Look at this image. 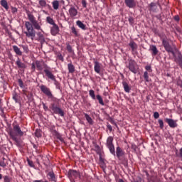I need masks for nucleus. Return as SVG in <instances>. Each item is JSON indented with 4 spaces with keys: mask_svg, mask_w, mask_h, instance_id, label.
Listing matches in <instances>:
<instances>
[{
    "mask_svg": "<svg viewBox=\"0 0 182 182\" xmlns=\"http://www.w3.org/2000/svg\"><path fill=\"white\" fill-rule=\"evenodd\" d=\"M27 17L30 21H25L24 23L26 28L24 34L26 35L27 41L28 39L33 41L36 36V31L35 29H36V31H42V22L38 21L36 18H35V16L29 11L27 13Z\"/></svg>",
    "mask_w": 182,
    "mask_h": 182,
    "instance_id": "nucleus-1",
    "label": "nucleus"
},
{
    "mask_svg": "<svg viewBox=\"0 0 182 182\" xmlns=\"http://www.w3.org/2000/svg\"><path fill=\"white\" fill-rule=\"evenodd\" d=\"M40 89L41 92L46 95L51 100V103L50 104L49 108L55 114H59L61 117L65 116V112L60 107H59V102L60 100L56 98V97L53 96L52 94V91H50V88L46 87V85H41L40 86Z\"/></svg>",
    "mask_w": 182,
    "mask_h": 182,
    "instance_id": "nucleus-2",
    "label": "nucleus"
},
{
    "mask_svg": "<svg viewBox=\"0 0 182 182\" xmlns=\"http://www.w3.org/2000/svg\"><path fill=\"white\" fill-rule=\"evenodd\" d=\"M9 134L12 140L16 141V143H18V138L16 136L22 137V136H23V132H22L21 127H19L18 124H13V131H11Z\"/></svg>",
    "mask_w": 182,
    "mask_h": 182,
    "instance_id": "nucleus-3",
    "label": "nucleus"
},
{
    "mask_svg": "<svg viewBox=\"0 0 182 182\" xmlns=\"http://www.w3.org/2000/svg\"><path fill=\"white\" fill-rule=\"evenodd\" d=\"M68 177L71 182H75L77 181V178L82 180L83 173L80 172L79 171L70 169L68 172Z\"/></svg>",
    "mask_w": 182,
    "mask_h": 182,
    "instance_id": "nucleus-4",
    "label": "nucleus"
},
{
    "mask_svg": "<svg viewBox=\"0 0 182 182\" xmlns=\"http://www.w3.org/2000/svg\"><path fill=\"white\" fill-rule=\"evenodd\" d=\"M36 66L37 68V70H43L44 69V73H46V75L48 76V73L47 72H51L50 71V67L45 62L43 61H39L36 60Z\"/></svg>",
    "mask_w": 182,
    "mask_h": 182,
    "instance_id": "nucleus-5",
    "label": "nucleus"
},
{
    "mask_svg": "<svg viewBox=\"0 0 182 182\" xmlns=\"http://www.w3.org/2000/svg\"><path fill=\"white\" fill-rule=\"evenodd\" d=\"M128 64L126 63V67L134 75H136L139 67H137V63L133 59H129L128 60Z\"/></svg>",
    "mask_w": 182,
    "mask_h": 182,
    "instance_id": "nucleus-6",
    "label": "nucleus"
},
{
    "mask_svg": "<svg viewBox=\"0 0 182 182\" xmlns=\"http://www.w3.org/2000/svg\"><path fill=\"white\" fill-rule=\"evenodd\" d=\"M162 45L165 50H166L168 53H171L172 55H174V50H173V47L170 46V43H168V40L164 38L162 40Z\"/></svg>",
    "mask_w": 182,
    "mask_h": 182,
    "instance_id": "nucleus-7",
    "label": "nucleus"
},
{
    "mask_svg": "<svg viewBox=\"0 0 182 182\" xmlns=\"http://www.w3.org/2000/svg\"><path fill=\"white\" fill-rule=\"evenodd\" d=\"M164 122L167 123V124L171 127V129H176L177 126V121L173 119H169V118H165Z\"/></svg>",
    "mask_w": 182,
    "mask_h": 182,
    "instance_id": "nucleus-8",
    "label": "nucleus"
},
{
    "mask_svg": "<svg viewBox=\"0 0 182 182\" xmlns=\"http://www.w3.org/2000/svg\"><path fill=\"white\" fill-rule=\"evenodd\" d=\"M173 58H174V62L176 63H178L179 66L182 65V54L181 53L178 52V53L176 54L173 51V54H172Z\"/></svg>",
    "mask_w": 182,
    "mask_h": 182,
    "instance_id": "nucleus-9",
    "label": "nucleus"
},
{
    "mask_svg": "<svg viewBox=\"0 0 182 182\" xmlns=\"http://www.w3.org/2000/svg\"><path fill=\"white\" fill-rule=\"evenodd\" d=\"M47 77H48V79H50L51 80L54 81V85L56 86L57 89H59L60 84L59 82H58V80H56V77H55V75L52 73L51 72L47 71Z\"/></svg>",
    "mask_w": 182,
    "mask_h": 182,
    "instance_id": "nucleus-10",
    "label": "nucleus"
},
{
    "mask_svg": "<svg viewBox=\"0 0 182 182\" xmlns=\"http://www.w3.org/2000/svg\"><path fill=\"white\" fill-rule=\"evenodd\" d=\"M102 63H99V61L94 62V70L95 73L100 75V72H102Z\"/></svg>",
    "mask_w": 182,
    "mask_h": 182,
    "instance_id": "nucleus-11",
    "label": "nucleus"
},
{
    "mask_svg": "<svg viewBox=\"0 0 182 182\" xmlns=\"http://www.w3.org/2000/svg\"><path fill=\"white\" fill-rule=\"evenodd\" d=\"M124 154H126V153L120 146H117L116 148L115 155L117 156V159H119V160H120V159H122V157H123Z\"/></svg>",
    "mask_w": 182,
    "mask_h": 182,
    "instance_id": "nucleus-12",
    "label": "nucleus"
},
{
    "mask_svg": "<svg viewBox=\"0 0 182 182\" xmlns=\"http://www.w3.org/2000/svg\"><path fill=\"white\" fill-rule=\"evenodd\" d=\"M47 178L49 181H58V179L56 178V175H55V173L53 171L47 173Z\"/></svg>",
    "mask_w": 182,
    "mask_h": 182,
    "instance_id": "nucleus-13",
    "label": "nucleus"
},
{
    "mask_svg": "<svg viewBox=\"0 0 182 182\" xmlns=\"http://www.w3.org/2000/svg\"><path fill=\"white\" fill-rule=\"evenodd\" d=\"M124 4L126 6L130 9L136 8V1L135 0H124Z\"/></svg>",
    "mask_w": 182,
    "mask_h": 182,
    "instance_id": "nucleus-14",
    "label": "nucleus"
},
{
    "mask_svg": "<svg viewBox=\"0 0 182 182\" xmlns=\"http://www.w3.org/2000/svg\"><path fill=\"white\" fill-rule=\"evenodd\" d=\"M50 33L53 36H56L59 33V26L56 24H54L50 28Z\"/></svg>",
    "mask_w": 182,
    "mask_h": 182,
    "instance_id": "nucleus-15",
    "label": "nucleus"
},
{
    "mask_svg": "<svg viewBox=\"0 0 182 182\" xmlns=\"http://www.w3.org/2000/svg\"><path fill=\"white\" fill-rule=\"evenodd\" d=\"M149 11L150 12H157L158 11V7H157V4L154 2H151V4H149Z\"/></svg>",
    "mask_w": 182,
    "mask_h": 182,
    "instance_id": "nucleus-16",
    "label": "nucleus"
},
{
    "mask_svg": "<svg viewBox=\"0 0 182 182\" xmlns=\"http://www.w3.org/2000/svg\"><path fill=\"white\" fill-rule=\"evenodd\" d=\"M129 46L131 48L132 53H137V44L135 42L131 41L129 43Z\"/></svg>",
    "mask_w": 182,
    "mask_h": 182,
    "instance_id": "nucleus-17",
    "label": "nucleus"
},
{
    "mask_svg": "<svg viewBox=\"0 0 182 182\" xmlns=\"http://www.w3.org/2000/svg\"><path fill=\"white\" fill-rule=\"evenodd\" d=\"M68 12L71 18H75V16H77V9H76V8L73 6L70 8V9L68 10Z\"/></svg>",
    "mask_w": 182,
    "mask_h": 182,
    "instance_id": "nucleus-18",
    "label": "nucleus"
},
{
    "mask_svg": "<svg viewBox=\"0 0 182 182\" xmlns=\"http://www.w3.org/2000/svg\"><path fill=\"white\" fill-rule=\"evenodd\" d=\"M149 50H151L152 56H156L159 54V50L154 45L150 46Z\"/></svg>",
    "mask_w": 182,
    "mask_h": 182,
    "instance_id": "nucleus-19",
    "label": "nucleus"
},
{
    "mask_svg": "<svg viewBox=\"0 0 182 182\" xmlns=\"http://www.w3.org/2000/svg\"><path fill=\"white\" fill-rule=\"evenodd\" d=\"M122 86L126 93H130V90H132V87L129 86V84L127 83V82L123 81Z\"/></svg>",
    "mask_w": 182,
    "mask_h": 182,
    "instance_id": "nucleus-20",
    "label": "nucleus"
},
{
    "mask_svg": "<svg viewBox=\"0 0 182 182\" xmlns=\"http://www.w3.org/2000/svg\"><path fill=\"white\" fill-rule=\"evenodd\" d=\"M16 65L20 69H26V65H25V63L21 62V60L19 58H18V60H16Z\"/></svg>",
    "mask_w": 182,
    "mask_h": 182,
    "instance_id": "nucleus-21",
    "label": "nucleus"
},
{
    "mask_svg": "<svg viewBox=\"0 0 182 182\" xmlns=\"http://www.w3.org/2000/svg\"><path fill=\"white\" fill-rule=\"evenodd\" d=\"M13 50L15 52L16 55H18V56H22V52L18 46H13Z\"/></svg>",
    "mask_w": 182,
    "mask_h": 182,
    "instance_id": "nucleus-22",
    "label": "nucleus"
},
{
    "mask_svg": "<svg viewBox=\"0 0 182 182\" xmlns=\"http://www.w3.org/2000/svg\"><path fill=\"white\" fill-rule=\"evenodd\" d=\"M76 25L78 26L80 29H82V31H86V25L83 23L81 21L78 20L76 21Z\"/></svg>",
    "mask_w": 182,
    "mask_h": 182,
    "instance_id": "nucleus-23",
    "label": "nucleus"
},
{
    "mask_svg": "<svg viewBox=\"0 0 182 182\" xmlns=\"http://www.w3.org/2000/svg\"><path fill=\"white\" fill-rule=\"evenodd\" d=\"M84 116L87 122V123L89 124H90L91 126H93V119H92V117H90V116L89 114H87V113H84Z\"/></svg>",
    "mask_w": 182,
    "mask_h": 182,
    "instance_id": "nucleus-24",
    "label": "nucleus"
},
{
    "mask_svg": "<svg viewBox=\"0 0 182 182\" xmlns=\"http://www.w3.org/2000/svg\"><path fill=\"white\" fill-rule=\"evenodd\" d=\"M0 5H1V6H3L6 11L9 9V6H8V1H6V0H1Z\"/></svg>",
    "mask_w": 182,
    "mask_h": 182,
    "instance_id": "nucleus-25",
    "label": "nucleus"
},
{
    "mask_svg": "<svg viewBox=\"0 0 182 182\" xmlns=\"http://www.w3.org/2000/svg\"><path fill=\"white\" fill-rule=\"evenodd\" d=\"M113 136H108L107 139L106 146H112L113 144Z\"/></svg>",
    "mask_w": 182,
    "mask_h": 182,
    "instance_id": "nucleus-26",
    "label": "nucleus"
},
{
    "mask_svg": "<svg viewBox=\"0 0 182 182\" xmlns=\"http://www.w3.org/2000/svg\"><path fill=\"white\" fill-rule=\"evenodd\" d=\"M107 147V149H109V153H111V154H112V156H116V150L114 149V144L109 145Z\"/></svg>",
    "mask_w": 182,
    "mask_h": 182,
    "instance_id": "nucleus-27",
    "label": "nucleus"
},
{
    "mask_svg": "<svg viewBox=\"0 0 182 182\" xmlns=\"http://www.w3.org/2000/svg\"><path fill=\"white\" fill-rule=\"evenodd\" d=\"M53 8L55 11H58L59 9V1L54 0L52 2Z\"/></svg>",
    "mask_w": 182,
    "mask_h": 182,
    "instance_id": "nucleus-28",
    "label": "nucleus"
},
{
    "mask_svg": "<svg viewBox=\"0 0 182 182\" xmlns=\"http://www.w3.org/2000/svg\"><path fill=\"white\" fill-rule=\"evenodd\" d=\"M55 133L53 134V136H55L56 137V139H58V140H60V141H61L63 143V141H64V139H63V137H62V135L58 132H55L54 131Z\"/></svg>",
    "mask_w": 182,
    "mask_h": 182,
    "instance_id": "nucleus-29",
    "label": "nucleus"
},
{
    "mask_svg": "<svg viewBox=\"0 0 182 182\" xmlns=\"http://www.w3.org/2000/svg\"><path fill=\"white\" fill-rule=\"evenodd\" d=\"M68 69L69 73H75V65H73V64L68 63Z\"/></svg>",
    "mask_w": 182,
    "mask_h": 182,
    "instance_id": "nucleus-30",
    "label": "nucleus"
},
{
    "mask_svg": "<svg viewBox=\"0 0 182 182\" xmlns=\"http://www.w3.org/2000/svg\"><path fill=\"white\" fill-rule=\"evenodd\" d=\"M143 77H144L145 82H151V80L150 77H149V72H147V71H145V72L144 73Z\"/></svg>",
    "mask_w": 182,
    "mask_h": 182,
    "instance_id": "nucleus-31",
    "label": "nucleus"
},
{
    "mask_svg": "<svg viewBox=\"0 0 182 182\" xmlns=\"http://www.w3.org/2000/svg\"><path fill=\"white\" fill-rule=\"evenodd\" d=\"M96 99L98 100V102L101 106H105V102H103V98H102V96L100 95H96Z\"/></svg>",
    "mask_w": 182,
    "mask_h": 182,
    "instance_id": "nucleus-32",
    "label": "nucleus"
},
{
    "mask_svg": "<svg viewBox=\"0 0 182 182\" xmlns=\"http://www.w3.org/2000/svg\"><path fill=\"white\" fill-rule=\"evenodd\" d=\"M46 22H48V23H50V25H53V26L54 25H56V23H55V21L50 16H48L46 18Z\"/></svg>",
    "mask_w": 182,
    "mask_h": 182,
    "instance_id": "nucleus-33",
    "label": "nucleus"
},
{
    "mask_svg": "<svg viewBox=\"0 0 182 182\" xmlns=\"http://www.w3.org/2000/svg\"><path fill=\"white\" fill-rule=\"evenodd\" d=\"M89 95L91 97V98L92 99V100H96V95H95V90H90L89 91Z\"/></svg>",
    "mask_w": 182,
    "mask_h": 182,
    "instance_id": "nucleus-34",
    "label": "nucleus"
},
{
    "mask_svg": "<svg viewBox=\"0 0 182 182\" xmlns=\"http://www.w3.org/2000/svg\"><path fill=\"white\" fill-rule=\"evenodd\" d=\"M38 41H45V36L42 34V32L37 33Z\"/></svg>",
    "mask_w": 182,
    "mask_h": 182,
    "instance_id": "nucleus-35",
    "label": "nucleus"
},
{
    "mask_svg": "<svg viewBox=\"0 0 182 182\" xmlns=\"http://www.w3.org/2000/svg\"><path fill=\"white\" fill-rule=\"evenodd\" d=\"M27 163L30 167H32L33 168H35V164H33V161L29 159V158H27Z\"/></svg>",
    "mask_w": 182,
    "mask_h": 182,
    "instance_id": "nucleus-36",
    "label": "nucleus"
},
{
    "mask_svg": "<svg viewBox=\"0 0 182 182\" xmlns=\"http://www.w3.org/2000/svg\"><path fill=\"white\" fill-rule=\"evenodd\" d=\"M158 123L159 124V127L161 130L164 129V122H163V119H159Z\"/></svg>",
    "mask_w": 182,
    "mask_h": 182,
    "instance_id": "nucleus-37",
    "label": "nucleus"
},
{
    "mask_svg": "<svg viewBox=\"0 0 182 182\" xmlns=\"http://www.w3.org/2000/svg\"><path fill=\"white\" fill-rule=\"evenodd\" d=\"M4 181V182H11L12 181V178L10 177L9 176H3Z\"/></svg>",
    "mask_w": 182,
    "mask_h": 182,
    "instance_id": "nucleus-38",
    "label": "nucleus"
},
{
    "mask_svg": "<svg viewBox=\"0 0 182 182\" xmlns=\"http://www.w3.org/2000/svg\"><path fill=\"white\" fill-rule=\"evenodd\" d=\"M71 32L75 35V36H79V33H77V31H76V28H75V26L71 27Z\"/></svg>",
    "mask_w": 182,
    "mask_h": 182,
    "instance_id": "nucleus-39",
    "label": "nucleus"
},
{
    "mask_svg": "<svg viewBox=\"0 0 182 182\" xmlns=\"http://www.w3.org/2000/svg\"><path fill=\"white\" fill-rule=\"evenodd\" d=\"M35 134L36 137H38V139H39V137H42V132L40 129H36Z\"/></svg>",
    "mask_w": 182,
    "mask_h": 182,
    "instance_id": "nucleus-40",
    "label": "nucleus"
},
{
    "mask_svg": "<svg viewBox=\"0 0 182 182\" xmlns=\"http://www.w3.org/2000/svg\"><path fill=\"white\" fill-rule=\"evenodd\" d=\"M38 4L41 8H45V6H46V1L45 0H40Z\"/></svg>",
    "mask_w": 182,
    "mask_h": 182,
    "instance_id": "nucleus-41",
    "label": "nucleus"
},
{
    "mask_svg": "<svg viewBox=\"0 0 182 182\" xmlns=\"http://www.w3.org/2000/svg\"><path fill=\"white\" fill-rule=\"evenodd\" d=\"M67 50L68 53H73V49L72 48V46L70 44L67 43Z\"/></svg>",
    "mask_w": 182,
    "mask_h": 182,
    "instance_id": "nucleus-42",
    "label": "nucleus"
},
{
    "mask_svg": "<svg viewBox=\"0 0 182 182\" xmlns=\"http://www.w3.org/2000/svg\"><path fill=\"white\" fill-rule=\"evenodd\" d=\"M21 48H23L25 53H29V48L28 47V46L22 45Z\"/></svg>",
    "mask_w": 182,
    "mask_h": 182,
    "instance_id": "nucleus-43",
    "label": "nucleus"
},
{
    "mask_svg": "<svg viewBox=\"0 0 182 182\" xmlns=\"http://www.w3.org/2000/svg\"><path fill=\"white\" fill-rule=\"evenodd\" d=\"M18 83L19 87L21 89H23V87H25V85H23V81H22V79H18Z\"/></svg>",
    "mask_w": 182,
    "mask_h": 182,
    "instance_id": "nucleus-44",
    "label": "nucleus"
},
{
    "mask_svg": "<svg viewBox=\"0 0 182 182\" xmlns=\"http://www.w3.org/2000/svg\"><path fill=\"white\" fill-rule=\"evenodd\" d=\"M145 70H146V72H149V73H151V72H153V70H151V65H146Z\"/></svg>",
    "mask_w": 182,
    "mask_h": 182,
    "instance_id": "nucleus-45",
    "label": "nucleus"
},
{
    "mask_svg": "<svg viewBox=\"0 0 182 182\" xmlns=\"http://www.w3.org/2000/svg\"><path fill=\"white\" fill-rule=\"evenodd\" d=\"M50 131L51 132V133H52L53 134H54L55 132H58V131H56L55 127L54 125H53V126H51V127H50Z\"/></svg>",
    "mask_w": 182,
    "mask_h": 182,
    "instance_id": "nucleus-46",
    "label": "nucleus"
},
{
    "mask_svg": "<svg viewBox=\"0 0 182 182\" xmlns=\"http://www.w3.org/2000/svg\"><path fill=\"white\" fill-rule=\"evenodd\" d=\"M11 13L16 14L18 12V9L16 7L11 6Z\"/></svg>",
    "mask_w": 182,
    "mask_h": 182,
    "instance_id": "nucleus-47",
    "label": "nucleus"
},
{
    "mask_svg": "<svg viewBox=\"0 0 182 182\" xmlns=\"http://www.w3.org/2000/svg\"><path fill=\"white\" fill-rule=\"evenodd\" d=\"M36 70V63H32L31 64V70L32 72H35Z\"/></svg>",
    "mask_w": 182,
    "mask_h": 182,
    "instance_id": "nucleus-48",
    "label": "nucleus"
},
{
    "mask_svg": "<svg viewBox=\"0 0 182 182\" xmlns=\"http://www.w3.org/2000/svg\"><path fill=\"white\" fill-rule=\"evenodd\" d=\"M82 5L83 8H87V2L86 1V0H82Z\"/></svg>",
    "mask_w": 182,
    "mask_h": 182,
    "instance_id": "nucleus-49",
    "label": "nucleus"
},
{
    "mask_svg": "<svg viewBox=\"0 0 182 182\" xmlns=\"http://www.w3.org/2000/svg\"><path fill=\"white\" fill-rule=\"evenodd\" d=\"M154 119H159V117H160V114H159V112H155L154 113Z\"/></svg>",
    "mask_w": 182,
    "mask_h": 182,
    "instance_id": "nucleus-50",
    "label": "nucleus"
},
{
    "mask_svg": "<svg viewBox=\"0 0 182 182\" xmlns=\"http://www.w3.org/2000/svg\"><path fill=\"white\" fill-rule=\"evenodd\" d=\"M13 99L15 100L16 103H18V94H14L13 95Z\"/></svg>",
    "mask_w": 182,
    "mask_h": 182,
    "instance_id": "nucleus-51",
    "label": "nucleus"
},
{
    "mask_svg": "<svg viewBox=\"0 0 182 182\" xmlns=\"http://www.w3.org/2000/svg\"><path fill=\"white\" fill-rule=\"evenodd\" d=\"M95 149H96V151L97 153V154H100V146H99V145H95Z\"/></svg>",
    "mask_w": 182,
    "mask_h": 182,
    "instance_id": "nucleus-52",
    "label": "nucleus"
},
{
    "mask_svg": "<svg viewBox=\"0 0 182 182\" xmlns=\"http://www.w3.org/2000/svg\"><path fill=\"white\" fill-rule=\"evenodd\" d=\"M129 23L131 25H133L134 22V19L133 18V17H129V19H128Z\"/></svg>",
    "mask_w": 182,
    "mask_h": 182,
    "instance_id": "nucleus-53",
    "label": "nucleus"
},
{
    "mask_svg": "<svg viewBox=\"0 0 182 182\" xmlns=\"http://www.w3.org/2000/svg\"><path fill=\"white\" fill-rule=\"evenodd\" d=\"M0 167H6V164H5V161H0Z\"/></svg>",
    "mask_w": 182,
    "mask_h": 182,
    "instance_id": "nucleus-54",
    "label": "nucleus"
},
{
    "mask_svg": "<svg viewBox=\"0 0 182 182\" xmlns=\"http://www.w3.org/2000/svg\"><path fill=\"white\" fill-rule=\"evenodd\" d=\"M58 58L59 60H61L62 62H63L64 59H63V56L62 55V54L59 53L58 55Z\"/></svg>",
    "mask_w": 182,
    "mask_h": 182,
    "instance_id": "nucleus-55",
    "label": "nucleus"
},
{
    "mask_svg": "<svg viewBox=\"0 0 182 182\" xmlns=\"http://www.w3.org/2000/svg\"><path fill=\"white\" fill-rule=\"evenodd\" d=\"M107 129H108L109 132H112L113 130V128L112 127V125H110V124H107Z\"/></svg>",
    "mask_w": 182,
    "mask_h": 182,
    "instance_id": "nucleus-56",
    "label": "nucleus"
},
{
    "mask_svg": "<svg viewBox=\"0 0 182 182\" xmlns=\"http://www.w3.org/2000/svg\"><path fill=\"white\" fill-rule=\"evenodd\" d=\"M177 85L178 86H180V87H182V80H178Z\"/></svg>",
    "mask_w": 182,
    "mask_h": 182,
    "instance_id": "nucleus-57",
    "label": "nucleus"
},
{
    "mask_svg": "<svg viewBox=\"0 0 182 182\" xmlns=\"http://www.w3.org/2000/svg\"><path fill=\"white\" fill-rule=\"evenodd\" d=\"M174 19H175L177 22H178V21H180V16H178V15H176V16H174Z\"/></svg>",
    "mask_w": 182,
    "mask_h": 182,
    "instance_id": "nucleus-58",
    "label": "nucleus"
},
{
    "mask_svg": "<svg viewBox=\"0 0 182 182\" xmlns=\"http://www.w3.org/2000/svg\"><path fill=\"white\" fill-rule=\"evenodd\" d=\"M43 109H44L45 112L49 110V108L45 104H43Z\"/></svg>",
    "mask_w": 182,
    "mask_h": 182,
    "instance_id": "nucleus-59",
    "label": "nucleus"
},
{
    "mask_svg": "<svg viewBox=\"0 0 182 182\" xmlns=\"http://www.w3.org/2000/svg\"><path fill=\"white\" fill-rule=\"evenodd\" d=\"M23 95H25V96H28V91L23 90Z\"/></svg>",
    "mask_w": 182,
    "mask_h": 182,
    "instance_id": "nucleus-60",
    "label": "nucleus"
},
{
    "mask_svg": "<svg viewBox=\"0 0 182 182\" xmlns=\"http://www.w3.org/2000/svg\"><path fill=\"white\" fill-rule=\"evenodd\" d=\"M33 149H35L36 150H38V146H36V144H33Z\"/></svg>",
    "mask_w": 182,
    "mask_h": 182,
    "instance_id": "nucleus-61",
    "label": "nucleus"
},
{
    "mask_svg": "<svg viewBox=\"0 0 182 182\" xmlns=\"http://www.w3.org/2000/svg\"><path fill=\"white\" fill-rule=\"evenodd\" d=\"M33 182H42V180H35Z\"/></svg>",
    "mask_w": 182,
    "mask_h": 182,
    "instance_id": "nucleus-62",
    "label": "nucleus"
},
{
    "mask_svg": "<svg viewBox=\"0 0 182 182\" xmlns=\"http://www.w3.org/2000/svg\"><path fill=\"white\" fill-rule=\"evenodd\" d=\"M1 97H2V95H0V105H1V103H2V99H1Z\"/></svg>",
    "mask_w": 182,
    "mask_h": 182,
    "instance_id": "nucleus-63",
    "label": "nucleus"
},
{
    "mask_svg": "<svg viewBox=\"0 0 182 182\" xmlns=\"http://www.w3.org/2000/svg\"><path fill=\"white\" fill-rule=\"evenodd\" d=\"M0 180H2V174L0 173Z\"/></svg>",
    "mask_w": 182,
    "mask_h": 182,
    "instance_id": "nucleus-64",
    "label": "nucleus"
}]
</instances>
